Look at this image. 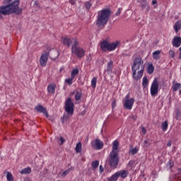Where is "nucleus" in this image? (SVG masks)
Here are the masks:
<instances>
[{
	"mask_svg": "<svg viewBox=\"0 0 181 181\" xmlns=\"http://www.w3.org/2000/svg\"><path fill=\"white\" fill-rule=\"evenodd\" d=\"M63 45H65L68 47L72 46L71 53L72 54H75V56H77L78 59H82V57H84V56H86V50L78 46L80 45V42H78V40H77V38L65 37L63 38Z\"/></svg>",
	"mask_w": 181,
	"mask_h": 181,
	"instance_id": "obj_1",
	"label": "nucleus"
},
{
	"mask_svg": "<svg viewBox=\"0 0 181 181\" xmlns=\"http://www.w3.org/2000/svg\"><path fill=\"white\" fill-rule=\"evenodd\" d=\"M19 0H16L11 4L0 6V18H2V15H12V13L20 15L22 13V8H19Z\"/></svg>",
	"mask_w": 181,
	"mask_h": 181,
	"instance_id": "obj_2",
	"label": "nucleus"
},
{
	"mask_svg": "<svg viewBox=\"0 0 181 181\" xmlns=\"http://www.w3.org/2000/svg\"><path fill=\"white\" fill-rule=\"evenodd\" d=\"M144 60H142V57H136L132 66L133 78L134 80L138 81V80H141V78H142V76H144Z\"/></svg>",
	"mask_w": 181,
	"mask_h": 181,
	"instance_id": "obj_3",
	"label": "nucleus"
},
{
	"mask_svg": "<svg viewBox=\"0 0 181 181\" xmlns=\"http://www.w3.org/2000/svg\"><path fill=\"white\" fill-rule=\"evenodd\" d=\"M110 16H111L110 8H103L98 12L96 25L98 28H105V25L108 23L110 21Z\"/></svg>",
	"mask_w": 181,
	"mask_h": 181,
	"instance_id": "obj_4",
	"label": "nucleus"
},
{
	"mask_svg": "<svg viewBox=\"0 0 181 181\" xmlns=\"http://www.w3.org/2000/svg\"><path fill=\"white\" fill-rule=\"evenodd\" d=\"M107 162H108L111 168H114L115 169V168L118 166V163L119 162V158H118V153L110 152Z\"/></svg>",
	"mask_w": 181,
	"mask_h": 181,
	"instance_id": "obj_5",
	"label": "nucleus"
},
{
	"mask_svg": "<svg viewBox=\"0 0 181 181\" xmlns=\"http://www.w3.org/2000/svg\"><path fill=\"white\" fill-rule=\"evenodd\" d=\"M65 111L68 115H73L74 114V103L70 98L65 101Z\"/></svg>",
	"mask_w": 181,
	"mask_h": 181,
	"instance_id": "obj_6",
	"label": "nucleus"
},
{
	"mask_svg": "<svg viewBox=\"0 0 181 181\" xmlns=\"http://www.w3.org/2000/svg\"><path fill=\"white\" fill-rule=\"evenodd\" d=\"M151 95L155 97L159 93V82L158 78H154L150 89Z\"/></svg>",
	"mask_w": 181,
	"mask_h": 181,
	"instance_id": "obj_7",
	"label": "nucleus"
},
{
	"mask_svg": "<svg viewBox=\"0 0 181 181\" xmlns=\"http://www.w3.org/2000/svg\"><path fill=\"white\" fill-rule=\"evenodd\" d=\"M90 146L93 149H95L96 151H100L103 149V148H104V143L99 139H95V140L91 141Z\"/></svg>",
	"mask_w": 181,
	"mask_h": 181,
	"instance_id": "obj_8",
	"label": "nucleus"
},
{
	"mask_svg": "<svg viewBox=\"0 0 181 181\" xmlns=\"http://www.w3.org/2000/svg\"><path fill=\"white\" fill-rule=\"evenodd\" d=\"M47 56V57H49L51 60H56L57 57H59V51L56 49H49L48 52L46 53Z\"/></svg>",
	"mask_w": 181,
	"mask_h": 181,
	"instance_id": "obj_9",
	"label": "nucleus"
},
{
	"mask_svg": "<svg viewBox=\"0 0 181 181\" xmlns=\"http://www.w3.org/2000/svg\"><path fill=\"white\" fill-rule=\"evenodd\" d=\"M135 103V99L132 98L130 99L124 100L123 107L126 110H132V107H134V103Z\"/></svg>",
	"mask_w": 181,
	"mask_h": 181,
	"instance_id": "obj_10",
	"label": "nucleus"
},
{
	"mask_svg": "<svg viewBox=\"0 0 181 181\" xmlns=\"http://www.w3.org/2000/svg\"><path fill=\"white\" fill-rule=\"evenodd\" d=\"M119 45V41H116L115 42L109 43L107 52H112V50H115Z\"/></svg>",
	"mask_w": 181,
	"mask_h": 181,
	"instance_id": "obj_11",
	"label": "nucleus"
},
{
	"mask_svg": "<svg viewBox=\"0 0 181 181\" xmlns=\"http://www.w3.org/2000/svg\"><path fill=\"white\" fill-rule=\"evenodd\" d=\"M172 43L174 47H180L181 45V37H177V36L174 37Z\"/></svg>",
	"mask_w": 181,
	"mask_h": 181,
	"instance_id": "obj_12",
	"label": "nucleus"
},
{
	"mask_svg": "<svg viewBox=\"0 0 181 181\" xmlns=\"http://www.w3.org/2000/svg\"><path fill=\"white\" fill-rule=\"evenodd\" d=\"M47 91L49 95H53L56 91V85L54 83H49L47 86Z\"/></svg>",
	"mask_w": 181,
	"mask_h": 181,
	"instance_id": "obj_13",
	"label": "nucleus"
},
{
	"mask_svg": "<svg viewBox=\"0 0 181 181\" xmlns=\"http://www.w3.org/2000/svg\"><path fill=\"white\" fill-rule=\"evenodd\" d=\"M139 4H141V9L144 11L145 8H147V11H149L150 8L148 6V2L146 0H137Z\"/></svg>",
	"mask_w": 181,
	"mask_h": 181,
	"instance_id": "obj_14",
	"label": "nucleus"
},
{
	"mask_svg": "<svg viewBox=\"0 0 181 181\" xmlns=\"http://www.w3.org/2000/svg\"><path fill=\"white\" fill-rule=\"evenodd\" d=\"M118 146H119V143L118 142V140H115L113 142L112 150L110 152L115 153H118Z\"/></svg>",
	"mask_w": 181,
	"mask_h": 181,
	"instance_id": "obj_15",
	"label": "nucleus"
},
{
	"mask_svg": "<svg viewBox=\"0 0 181 181\" xmlns=\"http://www.w3.org/2000/svg\"><path fill=\"white\" fill-rule=\"evenodd\" d=\"M35 111H37V112L46 114V107H44L43 106H42V105H38L35 106Z\"/></svg>",
	"mask_w": 181,
	"mask_h": 181,
	"instance_id": "obj_16",
	"label": "nucleus"
},
{
	"mask_svg": "<svg viewBox=\"0 0 181 181\" xmlns=\"http://www.w3.org/2000/svg\"><path fill=\"white\" fill-rule=\"evenodd\" d=\"M108 42L107 41H103L102 42V43L100 44V48L102 52H108Z\"/></svg>",
	"mask_w": 181,
	"mask_h": 181,
	"instance_id": "obj_17",
	"label": "nucleus"
},
{
	"mask_svg": "<svg viewBox=\"0 0 181 181\" xmlns=\"http://www.w3.org/2000/svg\"><path fill=\"white\" fill-rule=\"evenodd\" d=\"M40 66L45 67L46 66V52L42 53L40 59Z\"/></svg>",
	"mask_w": 181,
	"mask_h": 181,
	"instance_id": "obj_18",
	"label": "nucleus"
},
{
	"mask_svg": "<svg viewBox=\"0 0 181 181\" xmlns=\"http://www.w3.org/2000/svg\"><path fill=\"white\" fill-rule=\"evenodd\" d=\"M118 175H119V177H122V179H125V177H127V176H128L129 175V172L128 170H120L117 172Z\"/></svg>",
	"mask_w": 181,
	"mask_h": 181,
	"instance_id": "obj_19",
	"label": "nucleus"
},
{
	"mask_svg": "<svg viewBox=\"0 0 181 181\" xmlns=\"http://www.w3.org/2000/svg\"><path fill=\"white\" fill-rule=\"evenodd\" d=\"M160 53H162V51L160 50H156L153 52V58L154 60H159L160 59Z\"/></svg>",
	"mask_w": 181,
	"mask_h": 181,
	"instance_id": "obj_20",
	"label": "nucleus"
},
{
	"mask_svg": "<svg viewBox=\"0 0 181 181\" xmlns=\"http://www.w3.org/2000/svg\"><path fill=\"white\" fill-rule=\"evenodd\" d=\"M173 28L175 32L177 33V32H179L181 30V21H177L175 23Z\"/></svg>",
	"mask_w": 181,
	"mask_h": 181,
	"instance_id": "obj_21",
	"label": "nucleus"
},
{
	"mask_svg": "<svg viewBox=\"0 0 181 181\" xmlns=\"http://www.w3.org/2000/svg\"><path fill=\"white\" fill-rule=\"evenodd\" d=\"M30 172H32V169L30 167H28L21 170L20 173H21V175H29Z\"/></svg>",
	"mask_w": 181,
	"mask_h": 181,
	"instance_id": "obj_22",
	"label": "nucleus"
},
{
	"mask_svg": "<svg viewBox=\"0 0 181 181\" xmlns=\"http://www.w3.org/2000/svg\"><path fill=\"white\" fill-rule=\"evenodd\" d=\"M114 67V62H112V60H110L107 66V71L110 72V71H112V69Z\"/></svg>",
	"mask_w": 181,
	"mask_h": 181,
	"instance_id": "obj_23",
	"label": "nucleus"
},
{
	"mask_svg": "<svg viewBox=\"0 0 181 181\" xmlns=\"http://www.w3.org/2000/svg\"><path fill=\"white\" fill-rule=\"evenodd\" d=\"M118 177H119V175L118 174V172H117L108 179V181H117L118 180Z\"/></svg>",
	"mask_w": 181,
	"mask_h": 181,
	"instance_id": "obj_24",
	"label": "nucleus"
},
{
	"mask_svg": "<svg viewBox=\"0 0 181 181\" xmlns=\"http://www.w3.org/2000/svg\"><path fill=\"white\" fill-rule=\"evenodd\" d=\"M154 70H155V67L152 64H149L148 66L147 67V72L148 74H152Z\"/></svg>",
	"mask_w": 181,
	"mask_h": 181,
	"instance_id": "obj_25",
	"label": "nucleus"
},
{
	"mask_svg": "<svg viewBox=\"0 0 181 181\" xmlns=\"http://www.w3.org/2000/svg\"><path fill=\"white\" fill-rule=\"evenodd\" d=\"M99 165H100V161H98V160L93 161L91 163L93 170H95V169H97V168H98Z\"/></svg>",
	"mask_w": 181,
	"mask_h": 181,
	"instance_id": "obj_26",
	"label": "nucleus"
},
{
	"mask_svg": "<svg viewBox=\"0 0 181 181\" xmlns=\"http://www.w3.org/2000/svg\"><path fill=\"white\" fill-rule=\"evenodd\" d=\"M148 84H149V81H148V78H146V76H144L143 78L142 86L144 88H146V87H148Z\"/></svg>",
	"mask_w": 181,
	"mask_h": 181,
	"instance_id": "obj_27",
	"label": "nucleus"
},
{
	"mask_svg": "<svg viewBox=\"0 0 181 181\" xmlns=\"http://www.w3.org/2000/svg\"><path fill=\"white\" fill-rule=\"evenodd\" d=\"M81 142H78V144H76V148H75V151L76 152V153H80V152H81Z\"/></svg>",
	"mask_w": 181,
	"mask_h": 181,
	"instance_id": "obj_28",
	"label": "nucleus"
},
{
	"mask_svg": "<svg viewBox=\"0 0 181 181\" xmlns=\"http://www.w3.org/2000/svg\"><path fill=\"white\" fill-rule=\"evenodd\" d=\"M77 74H78V69H74L71 71V77H72V78H74L76 76H77Z\"/></svg>",
	"mask_w": 181,
	"mask_h": 181,
	"instance_id": "obj_29",
	"label": "nucleus"
},
{
	"mask_svg": "<svg viewBox=\"0 0 181 181\" xmlns=\"http://www.w3.org/2000/svg\"><path fill=\"white\" fill-rule=\"evenodd\" d=\"M168 120H165L162 124H161V128L163 129V131H167L168 130Z\"/></svg>",
	"mask_w": 181,
	"mask_h": 181,
	"instance_id": "obj_30",
	"label": "nucleus"
},
{
	"mask_svg": "<svg viewBox=\"0 0 181 181\" xmlns=\"http://www.w3.org/2000/svg\"><path fill=\"white\" fill-rule=\"evenodd\" d=\"M91 86H92L93 88H95V87L97 86V77L96 76H95L92 78Z\"/></svg>",
	"mask_w": 181,
	"mask_h": 181,
	"instance_id": "obj_31",
	"label": "nucleus"
},
{
	"mask_svg": "<svg viewBox=\"0 0 181 181\" xmlns=\"http://www.w3.org/2000/svg\"><path fill=\"white\" fill-rule=\"evenodd\" d=\"M180 88H181V84L180 83H175L173 86V91H177V90H179Z\"/></svg>",
	"mask_w": 181,
	"mask_h": 181,
	"instance_id": "obj_32",
	"label": "nucleus"
},
{
	"mask_svg": "<svg viewBox=\"0 0 181 181\" xmlns=\"http://www.w3.org/2000/svg\"><path fill=\"white\" fill-rule=\"evenodd\" d=\"M73 80H74V78H72L71 76V78L65 79V83H66V84H69V86H71L73 84Z\"/></svg>",
	"mask_w": 181,
	"mask_h": 181,
	"instance_id": "obj_33",
	"label": "nucleus"
},
{
	"mask_svg": "<svg viewBox=\"0 0 181 181\" xmlns=\"http://www.w3.org/2000/svg\"><path fill=\"white\" fill-rule=\"evenodd\" d=\"M6 179L8 181H13V176L12 175V173L7 172Z\"/></svg>",
	"mask_w": 181,
	"mask_h": 181,
	"instance_id": "obj_34",
	"label": "nucleus"
},
{
	"mask_svg": "<svg viewBox=\"0 0 181 181\" xmlns=\"http://www.w3.org/2000/svg\"><path fill=\"white\" fill-rule=\"evenodd\" d=\"M138 148L136 147L134 148H130L129 152L131 155H136V153H138Z\"/></svg>",
	"mask_w": 181,
	"mask_h": 181,
	"instance_id": "obj_35",
	"label": "nucleus"
},
{
	"mask_svg": "<svg viewBox=\"0 0 181 181\" xmlns=\"http://www.w3.org/2000/svg\"><path fill=\"white\" fill-rule=\"evenodd\" d=\"M71 170V168H68L66 170L64 171L62 174V177H66V176L70 173Z\"/></svg>",
	"mask_w": 181,
	"mask_h": 181,
	"instance_id": "obj_36",
	"label": "nucleus"
},
{
	"mask_svg": "<svg viewBox=\"0 0 181 181\" xmlns=\"http://www.w3.org/2000/svg\"><path fill=\"white\" fill-rule=\"evenodd\" d=\"M85 5V8L86 9H90V8H91V6H93V4L91 3V1H86L84 3Z\"/></svg>",
	"mask_w": 181,
	"mask_h": 181,
	"instance_id": "obj_37",
	"label": "nucleus"
},
{
	"mask_svg": "<svg viewBox=\"0 0 181 181\" xmlns=\"http://www.w3.org/2000/svg\"><path fill=\"white\" fill-rule=\"evenodd\" d=\"M81 99V93L80 92H76L75 95V100L76 101H78Z\"/></svg>",
	"mask_w": 181,
	"mask_h": 181,
	"instance_id": "obj_38",
	"label": "nucleus"
},
{
	"mask_svg": "<svg viewBox=\"0 0 181 181\" xmlns=\"http://www.w3.org/2000/svg\"><path fill=\"white\" fill-rule=\"evenodd\" d=\"M68 119H69V115H64L63 118L62 119V124H64V122H67Z\"/></svg>",
	"mask_w": 181,
	"mask_h": 181,
	"instance_id": "obj_39",
	"label": "nucleus"
},
{
	"mask_svg": "<svg viewBox=\"0 0 181 181\" xmlns=\"http://www.w3.org/2000/svg\"><path fill=\"white\" fill-rule=\"evenodd\" d=\"M121 12H122V8H118L117 11L115 13V16H118L121 15Z\"/></svg>",
	"mask_w": 181,
	"mask_h": 181,
	"instance_id": "obj_40",
	"label": "nucleus"
},
{
	"mask_svg": "<svg viewBox=\"0 0 181 181\" xmlns=\"http://www.w3.org/2000/svg\"><path fill=\"white\" fill-rule=\"evenodd\" d=\"M141 132L143 135H146V129L144 127H141Z\"/></svg>",
	"mask_w": 181,
	"mask_h": 181,
	"instance_id": "obj_41",
	"label": "nucleus"
},
{
	"mask_svg": "<svg viewBox=\"0 0 181 181\" xmlns=\"http://www.w3.org/2000/svg\"><path fill=\"white\" fill-rule=\"evenodd\" d=\"M130 118L133 121H135L136 119H138V116H136V115H132V116H130Z\"/></svg>",
	"mask_w": 181,
	"mask_h": 181,
	"instance_id": "obj_42",
	"label": "nucleus"
},
{
	"mask_svg": "<svg viewBox=\"0 0 181 181\" xmlns=\"http://www.w3.org/2000/svg\"><path fill=\"white\" fill-rule=\"evenodd\" d=\"M169 54L171 57H175V52L174 51L170 50Z\"/></svg>",
	"mask_w": 181,
	"mask_h": 181,
	"instance_id": "obj_43",
	"label": "nucleus"
},
{
	"mask_svg": "<svg viewBox=\"0 0 181 181\" xmlns=\"http://www.w3.org/2000/svg\"><path fill=\"white\" fill-rule=\"evenodd\" d=\"M175 117L177 119V118H179V117H180V111L177 110L175 113Z\"/></svg>",
	"mask_w": 181,
	"mask_h": 181,
	"instance_id": "obj_44",
	"label": "nucleus"
},
{
	"mask_svg": "<svg viewBox=\"0 0 181 181\" xmlns=\"http://www.w3.org/2000/svg\"><path fill=\"white\" fill-rule=\"evenodd\" d=\"M60 141H61L60 145H63V144L66 142V139H64V138L62 136L60 137Z\"/></svg>",
	"mask_w": 181,
	"mask_h": 181,
	"instance_id": "obj_45",
	"label": "nucleus"
},
{
	"mask_svg": "<svg viewBox=\"0 0 181 181\" xmlns=\"http://www.w3.org/2000/svg\"><path fill=\"white\" fill-rule=\"evenodd\" d=\"M76 1L77 0H69V4H71V5H76Z\"/></svg>",
	"mask_w": 181,
	"mask_h": 181,
	"instance_id": "obj_46",
	"label": "nucleus"
},
{
	"mask_svg": "<svg viewBox=\"0 0 181 181\" xmlns=\"http://www.w3.org/2000/svg\"><path fill=\"white\" fill-rule=\"evenodd\" d=\"M91 54H89L86 57L87 62H91Z\"/></svg>",
	"mask_w": 181,
	"mask_h": 181,
	"instance_id": "obj_47",
	"label": "nucleus"
},
{
	"mask_svg": "<svg viewBox=\"0 0 181 181\" xmlns=\"http://www.w3.org/2000/svg\"><path fill=\"white\" fill-rule=\"evenodd\" d=\"M100 173H103V172H104V168H103V165H100Z\"/></svg>",
	"mask_w": 181,
	"mask_h": 181,
	"instance_id": "obj_48",
	"label": "nucleus"
},
{
	"mask_svg": "<svg viewBox=\"0 0 181 181\" xmlns=\"http://www.w3.org/2000/svg\"><path fill=\"white\" fill-rule=\"evenodd\" d=\"M34 6H37V8H39V6H40L39 3H37V1H35Z\"/></svg>",
	"mask_w": 181,
	"mask_h": 181,
	"instance_id": "obj_49",
	"label": "nucleus"
},
{
	"mask_svg": "<svg viewBox=\"0 0 181 181\" xmlns=\"http://www.w3.org/2000/svg\"><path fill=\"white\" fill-rule=\"evenodd\" d=\"M156 4H158V1H156V0L152 1V5H156Z\"/></svg>",
	"mask_w": 181,
	"mask_h": 181,
	"instance_id": "obj_50",
	"label": "nucleus"
},
{
	"mask_svg": "<svg viewBox=\"0 0 181 181\" xmlns=\"http://www.w3.org/2000/svg\"><path fill=\"white\" fill-rule=\"evenodd\" d=\"M167 146H172V141H168L167 144Z\"/></svg>",
	"mask_w": 181,
	"mask_h": 181,
	"instance_id": "obj_51",
	"label": "nucleus"
},
{
	"mask_svg": "<svg viewBox=\"0 0 181 181\" xmlns=\"http://www.w3.org/2000/svg\"><path fill=\"white\" fill-rule=\"evenodd\" d=\"M124 100H129V94L127 95Z\"/></svg>",
	"mask_w": 181,
	"mask_h": 181,
	"instance_id": "obj_52",
	"label": "nucleus"
},
{
	"mask_svg": "<svg viewBox=\"0 0 181 181\" xmlns=\"http://www.w3.org/2000/svg\"><path fill=\"white\" fill-rule=\"evenodd\" d=\"M180 54L179 55V59H181V47H180Z\"/></svg>",
	"mask_w": 181,
	"mask_h": 181,
	"instance_id": "obj_53",
	"label": "nucleus"
},
{
	"mask_svg": "<svg viewBox=\"0 0 181 181\" xmlns=\"http://www.w3.org/2000/svg\"><path fill=\"white\" fill-rule=\"evenodd\" d=\"M144 144H148V140L144 141Z\"/></svg>",
	"mask_w": 181,
	"mask_h": 181,
	"instance_id": "obj_54",
	"label": "nucleus"
},
{
	"mask_svg": "<svg viewBox=\"0 0 181 181\" xmlns=\"http://www.w3.org/2000/svg\"><path fill=\"white\" fill-rule=\"evenodd\" d=\"M115 104V101L112 103V107L114 108V105Z\"/></svg>",
	"mask_w": 181,
	"mask_h": 181,
	"instance_id": "obj_55",
	"label": "nucleus"
},
{
	"mask_svg": "<svg viewBox=\"0 0 181 181\" xmlns=\"http://www.w3.org/2000/svg\"><path fill=\"white\" fill-rule=\"evenodd\" d=\"M47 117H49V113H46V117L47 118Z\"/></svg>",
	"mask_w": 181,
	"mask_h": 181,
	"instance_id": "obj_56",
	"label": "nucleus"
},
{
	"mask_svg": "<svg viewBox=\"0 0 181 181\" xmlns=\"http://www.w3.org/2000/svg\"><path fill=\"white\" fill-rule=\"evenodd\" d=\"M179 94H180V95H181V90H180V91H179Z\"/></svg>",
	"mask_w": 181,
	"mask_h": 181,
	"instance_id": "obj_57",
	"label": "nucleus"
},
{
	"mask_svg": "<svg viewBox=\"0 0 181 181\" xmlns=\"http://www.w3.org/2000/svg\"><path fill=\"white\" fill-rule=\"evenodd\" d=\"M11 1H12V0H7V2H11Z\"/></svg>",
	"mask_w": 181,
	"mask_h": 181,
	"instance_id": "obj_58",
	"label": "nucleus"
}]
</instances>
